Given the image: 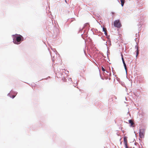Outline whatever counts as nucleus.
<instances>
[{
    "mask_svg": "<svg viewBox=\"0 0 148 148\" xmlns=\"http://www.w3.org/2000/svg\"><path fill=\"white\" fill-rule=\"evenodd\" d=\"M13 36L16 39V40L13 39V42L15 44H19L21 41L23 40V37L20 35L16 34L13 35Z\"/></svg>",
    "mask_w": 148,
    "mask_h": 148,
    "instance_id": "nucleus-1",
    "label": "nucleus"
},
{
    "mask_svg": "<svg viewBox=\"0 0 148 148\" xmlns=\"http://www.w3.org/2000/svg\"><path fill=\"white\" fill-rule=\"evenodd\" d=\"M114 25L115 27L117 28H120L121 26V24L119 20H116L114 21Z\"/></svg>",
    "mask_w": 148,
    "mask_h": 148,
    "instance_id": "nucleus-2",
    "label": "nucleus"
},
{
    "mask_svg": "<svg viewBox=\"0 0 148 148\" xmlns=\"http://www.w3.org/2000/svg\"><path fill=\"white\" fill-rule=\"evenodd\" d=\"M145 134V130L144 129H143L140 130L139 136L140 138H142L144 137Z\"/></svg>",
    "mask_w": 148,
    "mask_h": 148,
    "instance_id": "nucleus-3",
    "label": "nucleus"
},
{
    "mask_svg": "<svg viewBox=\"0 0 148 148\" xmlns=\"http://www.w3.org/2000/svg\"><path fill=\"white\" fill-rule=\"evenodd\" d=\"M124 143L125 145V147L126 148H128V146H127V137H124Z\"/></svg>",
    "mask_w": 148,
    "mask_h": 148,
    "instance_id": "nucleus-4",
    "label": "nucleus"
},
{
    "mask_svg": "<svg viewBox=\"0 0 148 148\" xmlns=\"http://www.w3.org/2000/svg\"><path fill=\"white\" fill-rule=\"evenodd\" d=\"M103 31H104L105 32V34L106 36H107V30L106 28L103 27Z\"/></svg>",
    "mask_w": 148,
    "mask_h": 148,
    "instance_id": "nucleus-5",
    "label": "nucleus"
},
{
    "mask_svg": "<svg viewBox=\"0 0 148 148\" xmlns=\"http://www.w3.org/2000/svg\"><path fill=\"white\" fill-rule=\"evenodd\" d=\"M129 123L131 124V126H132L134 124L133 121L132 120H129Z\"/></svg>",
    "mask_w": 148,
    "mask_h": 148,
    "instance_id": "nucleus-6",
    "label": "nucleus"
},
{
    "mask_svg": "<svg viewBox=\"0 0 148 148\" xmlns=\"http://www.w3.org/2000/svg\"><path fill=\"white\" fill-rule=\"evenodd\" d=\"M120 1L121 3V5L122 6H123L125 3V0H120Z\"/></svg>",
    "mask_w": 148,
    "mask_h": 148,
    "instance_id": "nucleus-7",
    "label": "nucleus"
},
{
    "mask_svg": "<svg viewBox=\"0 0 148 148\" xmlns=\"http://www.w3.org/2000/svg\"><path fill=\"white\" fill-rule=\"evenodd\" d=\"M124 64V66L125 68V69L126 70H127V67H126V64H125V63H124V64Z\"/></svg>",
    "mask_w": 148,
    "mask_h": 148,
    "instance_id": "nucleus-8",
    "label": "nucleus"
},
{
    "mask_svg": "<svg viewBox=\"0 0 148 148\" xmlns=\"http://www.w3.org/2000/svg\"><path fill=\"white\" fill-rule=\"evenodd\" d=\"M122 61H123V64H124V63H125V62L124 61V59L123 57V55H122Z\"/></svg>",
    "mask_w": 148,
    "mask_h": 148,
    "instance_id": "nucleus-9",
    "label": "nucleus"
},
{
    "mask_svg": "<svg viewBox=\"0 0 148 148\" xmlns=\"http://www.w3.org/2000/svg\"><path fill=\"white\" fill-rule=\"evenodd\" d=\"M62 80L64 82H65L66 81V79L64 78H62Z\"/></svg>",
    "mask_w": 148,
    "mask_h": 148,
    "instance_id": "nucleus-10",
    "label": "nucleus"
},
{
    "mask_svg": "<svg viewBox=\"0 0 148 148\" xmlns=\"http://www.w3.org/2000/svg\"><path fill=\"white\" fill-rule=\"evenodd\" d=\"M136 51H137V52H136V54H137L136 56H137L138 55V54L139 53L138 51V49H137Z\"/></svg>",
    "mask_w": 148,
    "mask_h": 148,
    "instance_id": "nucleus-11",
    "label": "nucleus"
},
{
    "mask_svg": "<svg viewBox=\"0 0 148 148\" xmlns=\"http://www.w3.org/2000/svg\"><path fill=\"white\" fill-rule=\"evenodd\" d=\"M102 71H105V69L103 67H102Z\"/></svg>",
    "mask_w": 148,
    "mask_h": 148,
    "instance_id": "nucleus-12",
    "label": "nucleus"
},
{
    "mask_svg": "<svg viewBox=\"0 0 148 148\" xmlns=\"http://www.w3.org/2000/svg\"><path fill=\"white\" fill-rule=\"evenodd\" d=\"M112 68V72H113V73H114V71L113 70V68ZM113 74V75H114V74Z\"/></svg>",
    "mask_w": 148,
    "mask_h": 148,
    "instance_id": "nucleus-13",
    "label": "nucleus"
},
{
    "mask_svg": "<svg viewBox=\"0 0 148 148\" xmlns=\"http://www.w3.org/2000/svg\"><path fill=\"white\" fill-rule=\"evenodd\" d=\"M15 96H14V95H12V98H14V97H15Z\"/></svg>",
    "mask_w": 148,
    "mask_h": 148,
    "instance_id": "nucleus-14",
    "label": "nucleus"
},
{
    "mask_svg": "<svg viewBox=\"0 0 148 148\" xmlns=\"http://www.w3.org/2000/svg\"><path fill=\"white\" fill-rule=\"evenodd\" d=\"M111 75V73H110V76Z\"/></svg>",
    "mask_w": 148,
    "mask_h": 148,
    "instance_id": "nucleus-15",
    "label": "nucleus"
},
{
    "mask_svg": "<svg viewBox=\"0 0 148 148\" xmlns=\"http://www.w3.org/2000/svg\"><path fill=\"white\" fill-rule=\"evenodd\" d=\"M109 70H110V68L109 67Z\"/></svg>",
    "mask_w": 148,
    "mask_h": 148,
    "instance_id": "nucleus-16",
    "label": "nucleus"
}]
</instances>
